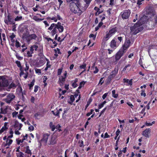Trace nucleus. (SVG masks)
<instances>
[{"instance_id": "obj_1", "label": "nucleus", "mask_w": 157, "mask_h": 157, "mask_svg": "<svg viewBox=\"0 0 157 157\" xmlns=\"http://www.w3.org/2000/svg\"><path fill=\"white\" fill-rule=\"evenodd\" d=\"M80 6V4L78 5L75 2H71L70 4V8L71 11L75 13H78L80 15L83 11L80 10L79 7Z\"/></svg>"}, {"instance_id": "obj_2", "label": "nucleus", "mask_w": 157, "mask_h": 157, "mask_svg": "<svg viewBox=\"0 0 157 157\" xmlns=\"http://www.w3.org/2000/svg\"><path fill=\"white\" fill-rule=\"evenodd\" d=\"M37 36L34 33L30 34L29 32L25 33L23 34V38L29 44L31 40H35L36 39Z\"/></svg>"}, {"instance_id": "obj_3", "label": "nucleus", "mask_w": 157, "mask_h": 157, "mask_svg": "<svg viewBox=\"0 0 157 157\" xmlns=\"http://www.w3.org/2000/svg\"><path fill=\"white\" fill-rule=\"evenodd\" d=\"M140 21L138 23H136L130 28L131 32L132 33L136 34L143 30V28L142 27H140Z\"/></svg>"}, {"instance_id": "obj_4", "label": "nucleus", "mask_w": 157, "mask_h": 157, "mask_svg": "<svg viewBox=\"0 0 157 157\" xmlns=\"http://www.w3.org/2000/svg\"><path fill=\"white\" fill-rule=\"evenodd\" d=\"M117 30L118 28L116 27L112 28L109 30L108 33L106 34L103 39L106 41L110 37L114 35L117 32Z\"/></svg>"}, {"instance_id": "obj_5", "label": "nucleus", "mask_w": 157, "mask_h": 157, "mask_svg": "<svg viewBox=\"0 0 157 157\" xmlns=\"http://www.w3.org/2000/svg\"><path fill=\"white\" fill-rule=\"evenodd\" d=\"M15 98V96L13 93H9L6 96V98L4 100L7 103L10 104Z\"/></svg>"}, {"instance_id": "obj_6", "label": "nucleus", "mask_w": 157, "mask_h": 157, "mask_svg": "<svg viewBox=\"0 0 157 157\" xmlns=\"http://www.w3.org/2000/svg\"><path fill=\"white\" fill-rule=\"evenodd\" d=\"M49 135L47 134H45L43 135L42 139L39 141L40 145H45L47 143L48 140Z\"/></svg>"}, {"instance_id": "obj_7", "label": "nucleus", "mask_w": 157, "mask_h": 157, "mask_svg": "<svg viewBox=\"0 0 157 157\" xmlns=\"http://www.w3.org/2000/svg\"><path fill=\"white\" fill-rule=\"evenodd\" d=\"M67 75V72L66 71H65L63 73V75L60 76L59 77L58 82L61 86H62L64 83Z\"/></svg>"}, {"instance_id": "obj_8", "label": "nucleus", "mask_w": 157, "mask_h": 157, "mask_svg": "<svg viewBox=\"0 0 157 157\" xmlns=\"http://www.w3.org/2000/svg\"><path fill=\"white\" fill-rule=\"evenodd\" d=\"M46 61H48V59L46 58H40L39 61L36 63L35 65L37 67H40L43 66L45 63Z\"/></svg>"}, {"instance_id": "obj_9", "label": "nucleus", "mask_w": 157, "mask_h": 157, "mask_svg": "<svg viewBox=\"0 0 157 157\" xmlns=\"http://www.w3.org/2000/svg\"><path fill=\"white\" fill-rule=\"evenodd\" d=\"M130 11L129 10H125L121 13V15L123 19H127L128 18L130 14Z\"/></svg>"}, {"instance_id": "obj_10", "label": "nucleus", "mask_w": 157, "mask_h": 157, "mask_svg": "<svg viewBox=\"0 0 157 157\" xmlns=\"http://www.w3.org/2000/svg\"><path fill=\"white\" fill-rule=\"evenodd\" d=\"M0 81L2 82V86H7L9 83L8 80L4 76H0Z\"/></svg>"}, {"instance_id": "obj_11", "label": "nucleus", "mask_w": 157, "mask_h": 157, "mask_svg": "<svg viewBox=\"0 0 157 157\" xmlns=\"http://www.w3.org/2000/svg\"><path fill=\"white\" fill-rule=\"evenodd\" d=\"M29 148V146L25 147L24 157H31V156L32 152Z\"/></svg>"}, {"instance_id": "obj_12", "label": "nucleus", "mask_w": 157, "mask_h": 157, "mask_svg": "<svg viewBox=\"0 0 157 157\" xmlns=\"http://www.w3.org/2000/svg\"><path fill=\"white\" fill-rule=\"evenodd\" d=\"M4 22L7 25H8L9 23L11 25L14 24L15 23L12 20L11 17L10 15H8L7 17H6L4 20Z\"/></svg>"}, {"instance_id": "obj_13", "label": "nucleus", "mask_w": 157, "mask_h": 157, "mask_svg": "<svg viewBox=\"0 0 157 157\" xmlns=\"http://www.w3.org/2000/svg\"><path fill=\"white\" fill-rule=\"evenodd\" d=\"M49 125L52 131H54L55 129H57L59 132L61 131V129H60L61 126L59 125L58 124L57 125L55 126L53 125L52 122H51L50 123Z\"/></svg>"}, {"instance_id": "obj_14", "label": "nucleus", "mask_w": 157, "mask_h": 157, "mask_svg": "<svg viewBox=\"0 0 157 157\" xmlns=\"http://www.w3.org/2000/svg\"><path fill=\"white\" fill-rule=\"evenodd\" d=\"M125 51L122 49L119 51L116 54L115 59L116 60H119L123 55Z\"/></svg>"}, {"instance_id": "obj_15", "label": "nucleus", "mask_w": 157, "mask_h": 157, "mask_svg": "<svg viewBox=\"0 0 157 157\" xmlns=\"http://www.w3.org/2000/svg\"><path fill=\"white\" fill-rule=\"evenodd\" d=\"M131 42L129 40H126L123 46V49L124 51H125L130 46Z\"/></svg>"}, {"instance_id": "obj_16", "label": "nucleus", "mask_w": 157, "mask_h": 157, "mask_svg": "<svg viewBox=\"0 0 157 157\" xmlns=\"http://www.w3.org/2000/svg\"><path fill=\"white\" fill-rule=\"evenodd\" d=\"M56 26L59 33H62L63 31L64 28L61 23L58 22L56 24Z\"/></svg>"}, {"instance_id": "obj_17", "label": "nucleus", "mask_w": 157, "mask_h": 157, "mask_svg": "<svg viewBox=\"0 0 157 157\" xmlns=\"http://www.w3.org/2000/svg\"><path fill=\"white\" fill-rule=\"evenodd\" d=\"M22 126V124L19 123L17 121H16L15 122L13 126V127L15 130H20Z\"/></svg>"}, {"instance_id": "obj_18", "label": "nucleus", "mask_w": 157, "mask_h": 157, "mask_svg": "<svg viewBox=\"0 0 157 157\" xmlns=\"http://www.w3.org/2000/svg\"><path fill=\"white\" fill-rule=\"evenodd\" d=\"M0 110V113L5 114L8 113L9 108L7 106L3 107L1 108Z\"/></svg>"}, {"instance_id": "obj_19", "label": "nucleus", "mask_w": 157, "mask_h": 157, "mask_svg": "<svg viewBox=\"0 0 157 157\" xmlns=\"http://www.w3.org/2000/svg\"><path fill=\"white\" fill-rule=\"evenodd\" d=\"M147 16H146V17H148V18H151L155 14V12L151 10H148L147 11Z\"/></svg>"}, {"instance_id": "obj_20", "label": "nucleus", "mask_w": 157, "mask_h": 157, "mask_svg": "<svg viewBox=\"0 0 157 157\" xmlns=\"http://www.w3.org/2000/svg\"><path fill=\"white\" fill-rule=\"evenodd\" d=\"M151 132V129L149 128L146 129L143 131L142 135L146 137H149V134Z\"/></svg>"}, {"instance_id": "obj_21", "label": "nucleus", "mask_w": 157, "mask_h": 157, "mask_svg": "<svg viewBox=\"0 0 157 157\" xmlns=\"http://www.w3.org/2000/svg\"><path fill=\"white\" fill-rule=\"evenodd\" d=\"M38 44L36 42L35 44L33 45L30 47V49H31V51H32L33 53L34 52V51H36L37 50L38 48V45H37Z\"/></svg>"}, {"instance_id": "obj_22", "label": "nucleus", "mask_w": 157, "mask_h": 157, "mask_svg": "<svg viewBox=\"0 0 157 157\" xmlns=\"http://www.w3.org/2000/svg\"><path fill=\"white\" fill-rule=\"evenodd\" d=\"M56 136H52L49 141V144L53 145L56 143Z\"/></svg>"}, {"instance_id": "obj_23", "label": "nucleus", "mask_w": 157, "mask_h": 157, "mask_svg": "<svg viewBox=\"0 0 157 157\" xmlns=\"http://www.w3.org/2000/svg\"><path fill=\"white\" fill-rule=\"evenodd\" d=\"M118 71V67H115L114 70L112 71L111 74L109 75L113 78H114L116 75Z\"/></svg>"}, {"instance_id": "obj_24", "label": "nucleus", "mask_w": 157, "mask_h": 157, "mask_svg": "<svg viewBox=\"0 0 157 157\" xmlns=\"http://www.w3.org/2000/svg\"><path fill=\"white\" fill-rule=\"evenodd\" d=\"M110 46L112 48H115L116 47V42L115 40H112Z\"/></svg>"}, {"instance_id": "obj_25", "label": "nucleus", "mask_w": 157, "mask_h": 157, "mask_svg": "<svg viewBox=\"0 0 157 157\" xmlns=\"http://www.w3.org/2000/svg\"><path fill=\"white\" fill-rule=\"evenodd\" d=\"M33 19L35 21L39 22L44 20V18H39L37 16H35L33 17Z\"/></svg>"}, {"instance_id": "obj_26", "label": "nucleus", "mask_w": 157, "mask_h": 157, "mask_svg": "<svg viewBox=\"0 0 157 157\" xmlns=\"http://www.w3.org/2000/svg\"><path fill=\"white\" fill-rule=\"evenodd\" d=\"M57 28L55 25L54 28V29L52 30L51 32V34L53 36L55 35L57 33Z\"/></svg>"}, {"instance_id": "obj_27", "label": "nucleus", "mask_w": 157, "mask_h": 157, "mask_svg": "<svg viewBox=\"0 0 157 157\" xmlns=\"http://www.w3.org/2000/svg\"><path fill=\"white\" fill-rule=\"evenodd\" d=\"M16 87V85L14 83L12 82L9 86V88L6 90L8 91H10V89L11 88H15Z\"/></svg>"}, {"instance_id": "obj_28", "label": "nucleus", "mask_w": 157, "mask_h": 157, "mask_svg": "<svg viewBox=\"0 0 157 157\" xmlns=\"http://www.w3.org/2000/svg\"><path fill=\"white\" fill-rule=\"evenodd\" d=\"M78 81V79L77 78H75L74 80L73 81H72V82H73L72 83V86L74 88H75L77 86V84L76 83V82Z\"/></svg>"}, {"instance_id": "obj_29", "label": "nucleus", "mask_w": 157, "mask_h": 157, "mask_svg": "<svg viewBox=\"0 0 157 157\" xmlns=\"http://www.w3.org/2000/svg\"><path fill=\"white\" fill-rule=\"evenodd\" d=\"M12 140L7 139L6 141V143L5 145V146L6 147L7 145L10 146L12 144Z\"/></svg>"}, {"instance_id": "obj_30", "label": "nucleus", "mask_w": 157, "mask_h": 157, "mask_svg": "<svg viewBox=\"0 0 157 157\" xmlns=\"http://www.w3.org/2000/svg\"><path fill=\"white\" fill-rule=\"evenodd\" d=\"M92 0H84L85 2L86 3V4L85 5V9L84 10H85L86 9L88 6L89 4L90 3L91 1Z\"/></svg>"}, {"instance_id": "obj_31", "label": "nucleus", "mask_w": 157, "mask_h": 157, "mask_svg": "<svg viewBox=\"0 0 157 157\" xmlns=\"http://www.w3.org/2000/svg\"><path fill=\"white\" fill-rule=\"evenodd\" d=\"M5 37H6V36H5V34L3 33L2 34V37L1 34V33H0V40L1 41V44L2 45V38L3 41H5L6 40Z\"/></svg>"}, {"instance_id": "obj_32", "label": "nucleus", "mask_w": 157, "mask_h": 157, "mask_svg": "<svg viewBox=\"0 0 157 157\" xmlns=\"http://www.w3.org/2000/svg\"><path fill=\"white\" fill-rule=\"evenodd\" d=\"M66 1L67 2H75L76 3L77 5H79V0H66Z\"/></svg>"}, {"instance_id": "obj_33", "label": "nucleus", "mask_w": 157, "mask_h": 157, "mask_svg": "<svg viewBox=\"0 0 157 157\" xmlns=\"http://www.w3.org/2000/svg\"><path fill=\"white\" fill-rule=\"evenodd\" d=\"M16 155L17 157H24L25 155L22 152H17Z\"/></svg>"}, {"instance_id": "obj_34", "label": "nucleus", "mask_w": 157, "mask_h": 157, "mask_svg": "<svg viewBox=\"0 0 157 157\" xmlns=\"http://www.w3.org/2000/svg\"><path fill=\"white\" fill-rule=\"evenodd\" d=\"M33 53H34L32 51H31V49H30L29 51H27V54L28 56L29 57H31L32 56V54Z\"/></svg>"}, {"instance_id": "obj_35", "label": "nucleus", "mask_w": 157, "mask_h": 157, "mask_svg": "<svg viewBox=\"0 0 157 157\" xmlns=\"http://www.w3.org/2000/svg\"><path fill=\"white\" fill-rule=\"evenodd\" d=\"M112 96L114 98H117L118 96V94H115V90H113L112 91Z\"/></svg>"}, {"instance_id": "obj_36", "label": "nucleus", "mask_w": 157, "mask_h": 157, "mask_svg": "<svg viewBox=\"0 0 157 157\" xmlns=\"http://www.w3.org/2000/svg\"><path fill=\"white\" fill-rule=\"evenodd\" d=\"M22 19V17L21 16H17L14 19V21H21Z\"/></svg>"}, {"instance_id": "obj_37", "label": "nucleus", "mask_w": 157, "mask_h": 157, "mask_svg": "<svg viewBox=\"0 0 157 157\" xmlns=\"http://www.w3.org/2000/svg\"><path fill=\"white\" fill-rule=\"evenodd\" d=\"M113 78L109 75L106 80L107 83L109 84Z\"/></svg>"}, {"instance_id": "obj_38", "label": "nucleus", "mask_w": 157, "mask_h": 157, "mask_svg": "<svg viewBox=\"0 0 157 157\" xmlns=\"http://www.w3.org/2000/svg\"><path fill=\"white\" fill-rule=\"evenodd\" d=\"M53 114L56 116H59V111L57 110L56 112L55 111H52Z\"/></svg>"}, {"instance_id": "obj_39", "label": "nucleus", "mask_w": 157, "mask_h": 157, "mask_svg": "<svg viewBox=\"0 0 157 157\" xmlns=\"http://www.w3.org/2000/svg\"><path fill=\"white\" fill-rule=\"evenodd\" d=\"M56 24L54 23L52 24L48 28V29L50 30H52L55 26Z\"/></svg>"}, {"instance_id": "obj_40", "label": "nucleus", "mask_w": 157, "mask_h": 157, "mask_svg": "<svg viewBox=\"0 0 157 157\" xmlns=\"http://www.w3.org/2000/svg\"><path fill=\"white\" fill-rule=\"evenodd\" d=\"M47 79H48V78L46 76H44V77L43 82L44 83V86H45L47 85V83L46 82V80Z\"/></svg>"}, {"instance_id": "obj_41", "label": "nucleus", "mask_w": 157, "mask_h": 157, "mask_svg": "<svg viewBox=\"0 0 157 157\" xmlns=\"http://www.w3.org/2000/svg\"><path fill=\"white\" fill-rule=\"evenodd\" d=\"M93 69H94V68L95 69V70L94 71V73L95 74L97 73L98 71L99 70L98 69V68L97 67H94V66H93L92 67Z\"/></svg>"}, {"instance_id": "obj_42", "label": "nucleus", "mask_w": 157, "mask_h": 157, "mask_svg": "<svg viewBox=\"0 0 157 157\" xmlns=\"http://www.w3.org/2000/svg\"><path fill=\"white\" fill-rule=\"evenodd\" d=\"M35 71L36 73L38 74V75H40L41 74V70L40 69L37 68H35Z\"/></svg>"}, {"instance_id": "obj_43", "label": "nucleus", "mask_w": 157, "mask_h": 157, "mask_svg": "<svg viewBox=\"0 0 157 157\" xmlns=\"http://www.w3.org/2000/svg\"><path fill=\"white\" fill-rule=\"evenodd\" d=\"M7 128L5 127H2L1 129L0 130V133H1L5 131H6L7 129Z\"/></svg>"}, {"instance_id": "obj_44", "label": "nucleus", "mask_w": 157, "mask_h": 157, "mask_svg": "<svg viewBox=\"0 0 157 157\" xmlns=\"http://www.w3.org/2000/svg\"><path fill=\"white\" fill-rule=\"evenodd\" d=\"M107 109H108V110L109 109V106H106L105 108H104L101 112V114H103L105 111V110Z\"/></svg>"}, {"instance_id": "obj_45", "label": "nucleus", "mask_w": 157, "mask_h": 157, "mask_svg": "<svg viewBox=\"0 0 157 157\" xmlns=\"http://www.w3.org/2000/svg\"><path fill=\"white\" fill-rule=\"evenodd\" d=\"M70 99L71 101V102H73L75 99V97L73 95H71L70 97Z\"/></svg>"}, {"instance_id": "obj_46", "label": "nucleus", "mask_w": 157, "mask_h": 157, "mask_svg": "<svg viewBox=\"0 0 157 157\" xmlns=\"http://www.w3.org/2000/svg\"><path fill=\"white\" fill-rule=\"evenodd\" d=\"M103 10H102L100 9H99V10H98V11L96 12L95 13L96 15H98L100 13H101L102 12Z\"/></svg>"}, {"instance_id": "obj_47", "label": "nucleus", "mask_w": 157, "mask_h": 157, "mask_svg": "<svg viewBox=\"0 0 157 157\" xmlns=\"http://www.w3.org/2000/svg\"><path fill=\"white\" fill-rule=\"evenodd\" d=\"M34 81L33 80L31 82V83L29 84V89H31V88L34 85Z\"/></svg>"}, {"instance_id": "obj_48", "label": "nucleus", "mask_w": 157, "mask_h": 157, "mask_svg": "<svg viewBox=\"0 0 157 157\" xmlns=\"http://www.w3.org/2000/svg\"><path fill=\"white\" fill-rule=\"evenodd\" d=\"M62 71V69L59 68L58 69L57 75H60L61 74Z\"/></svg>"}, {"instance_id": "obj_49", "label": "nucleus", "mask_w": 157, "mask_h": 157, "mask_svg": "<svg viewBox=\"0 0 157 157\" xmlns=\"http://www.w3.org/2000/svg\"><path fill=\"white\" fill-rule=\"evenodd\" d=\"M78 143L79 144V146L80 147H82L84 146L83 145V142L82 140L79 141Z\"/></svg>"}, {"instance_id": "obj_50", "label": "nucleus", "mask_w": 157, "mask_h": 157, "mask_svg": "<svg viewBox=\"0 0 157 157\" xmlns=\"http://www.w3.org/2000/svg\"><path fill=\"white\" fill-rule=\"evenodd\" d=\"M25 140V137H24V138L23 139L18 140L17 141V144H20V143H22L23 141Z\"/></svg>"}, {"instance_id": "obj_51", "label": "nucleus", "mask_w": 157, "mask_h": 157, "mask_svg": "<svg viewBox=\"0 0 157 157\" xmlns=\"http://www.w3.org/2000/svg\"><path fill=\"white\" fill-rule=\"evenodd\" d=\"M139 64L143 67H144V66L142 64V60L141 59V58H140V59L139 61Z\"/></svg>"}, {"instance_id": "obj_52", "label": "nucleus", "mask_w": 157, "mask_h": 157, "mask_svg": "<svg viewBox=\"0 0 157 157\" xmlns=\"http://www.w3.org/2000/svg\"><path fill=\"white\" fill-rule=\"evenodd\" d=\"M96 36L93 34H91L89 36V37L90 38H93V40H95L96 38Z\"/></svg>"}, {"instance_id": "obj_53", "label": "nucleus", "mask_w": 157, "mask_h": 157, "mask_svg": "<svg viewBox=\"0 0 157 157\" xmlns=\"http://www.w3.org/2000/svg\"><path fill=\"white\" fill-rule=\"evenodd\" d=\"M10 38V39H13L15 37V35H14V33H13L11 34V35L9 36Z\"/></svg>"}, {"instance_id": "obj_54", "label": "nucleus", "mask_w": 157, "mask_h": 157, "mask_svg": "<svg viewBox=\"0 0 157 157\" xmlns=\"http://www.w3.org/2000/svg\"><path fill=\"white\" fill-rule=\"evenodd\" d=\"M15 46L17 48H18L20 46V44L19 42L17 40H16L15 43Z\"/></svg>"}, {"instance_id": "obj_55", "label": "nucleus", "mask_w": 157, "mask_h": 157, "mask_svg": "<svg viewBox=\"0 0 157 157\" xmlns=\"http://www.w3.org/2000/svg\"><path fill=\"white\" fill-rule=\"evenodd\" d=\"M39 56L40 57V58H46V57L43 55V53L41 52L39 54Z\"/></svg>"}, {"instance_id": "obj_56", "label": "nucleus", "mask_w": 157, "mask_h": 157, "mask_svg": "<svg viewBox=\"0 0 157 157\" xmlns=\"http://www.w3.org/2000/svg\"><path fill=\"white\" fill-rule=\"evenodd\" d=\"M16 63L17 64V66L19 67H21V66L20 62L18 61H16Z\"/></svg>"}, {"instance_id": "obj_57", "label": "nucleus", "mask_w": 157, "mask_h": 157, "mask_svg": "<svg viewBox=\"0 0 157 157\" xmlns=\"http://www.w3.org/2000/svg\"><path fill=\"white\" fill-rule=\"evenodd\" d=\"M48 19L52 20H54L55 22H56L57 21V19L55 17H53L52 18L49 17L48 18Z\"/></svg>"}, {"instance_id": "obj_58", "label": "nucleus", "mask_w": 157, "mask_h": 157, "mask_svg": "<svg viewBox=\"0 0 157 157\" xmlns=\"http://www.w3.org/2000/svg\"><path fill=\"white\" fill-rule=\"evenodd\" d=\"M108 94V93H105L102 96V98L103 99H104L107 97Z\"/></svg>"}, {"instance_id": "obj_59", "label": "nucleus", "mask_w": 157, "mask_h": 157, "mask_svg": "<svg viewBox=\"0 0 157 157\" xmlns=\"http://www.w3.org/2000/svg\"><path fill=\"white\" fill-rule=\"evenodd\" d=\"M103 78H101L99 84H100L101 85L103 84V83L104 82V81H103Z\"/></svg>"}, {"instance_id": "obj_60", "label": "nucleus", "mask_w": 157, "mask_h": 157, "mask_svg": "<svg viewBox=\"0 0 157 157\" xmlns=\"http://www.w3.org/2000/svg\"><path fill=\"white\" fill-rule=\"evenodd\" d=\"M144 90H141L142 92L141 93V96H144V97L146 96V94L144 92Z\"/></svg>"}, {"instance_id": "obj_61", "label": "nucleus", "mask_w": 157, "mask_h": 157, "mask_svg": "<svg viewBox=\"0 0 157 157\" xmlns=\"http://www.w3.org/2000/svg\"><path fill=\"white\" fill-rule=\"evenodd\" d=\"M34 127L33 126H32V125L30 126L29 127V130L33 131L34 130Z\"/></svg>"}, {"instance_id": "obj_62", "label": "nucleus", "mask_w": 157, "mask_h": 157, "mask_svg": "<svg viewBox=\"0 0 157 157\" xmlns=\"http://www.w3.org/2000/svg\"><path fill=\"white\" fill-rule=\"evenodd\" d=\"M38 86H35L34 87V91L36 92L38 90Z\"/></svg>"}, {"instance_id": "obj_63", "label": "nucleus", "mask_w": 157, "mask_h": 157, "mask_svg": "<svg viewBox=\"0 0 157 157\" xmlns=\"http://www.w3.org/2000/svg\"><path fill=\"white\" fill-rule=\"evenodd\" d=\"M19 130L18 129L15 130V133L16 134L18 135L20 134V133L18 131Z\"/></svg>"}, {"instance_id": "obj_64", "label": "nucleus", "mask_w": 157, "mask_h": 157, "mask_svg": "<svg viewBox=\"0 0 157 157\" xmlns=\"http://www.w3.org/2000/svg\"><path fill=\"white\" fill-rule=\"evenodd\" d=\"M85 83H86V82L84 81L81 82H80L79 85H80V86L81 85V87H82L84 85Z\"/></svg>"}]
</instances>
